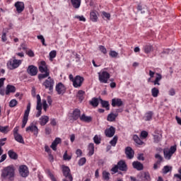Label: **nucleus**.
Returning <instances> with one entry per match:
<instances>
[{"label": "nucleus", "mask_w": 181, "mask_h": 181, "mask_svg": "<svg viewBox=\"0 0 181 181\" xmlns=\"http://www.w3.org/2000/svg\"><path fill=\"white\" fill-rule=\"evenodd\" d=\"M13 177H15V166H13V165H8L1 170V181H5L6 180V179L12 180Z\"/></svg>", "instance_id": "nucleus-1"}, {"label": "nucleus", "mask_w": 181, "mask_h": 181, "mask_svg": "<svg viewBox=\"0 0 181 181\" xmlns=\"http://www.w3.org/2000/svg\"><path fill=\"white\" fill-rule=\"evenodd\" d=\"M119 170L122 172H127L128 170V167L127 166V163L124 160H121L117 163V165H115L112 169L111 171L114 172V173H117Z\"/></svg>", "instance_id": "nucleus-2"}, {"label": "nucleus", "mask_w": 181, "mask_h": 181, "mask_svg": "<svg viewBox=\"0 0 181 181\" xmlns=\"http://www.w3.org/2000/svg\"><path fill=\"white\" fill-rule=\"evenodd\" d=\"M62 173L65 177L62 181H73V175H71L70 168L68 166L62 165Z\"/></svg>", "instance_id": "nucleus-3"}, {"label": "nucleus", "mask_w": 181, "mask_h": 181, "mask_svg": "<svg viewBox=\"0 0 181 181\" xmlns=\"http://www.w3.org/2000/svg\"><path fill=\"white\" fill-rule=\"evenodd\" d=\"M13 59H14L13 60L11 59L7 63V67L10 70H14V69H18V67H19V66H21V64H22V61L21 60L16 59V58L15 57H13Z\"/></svg>", "instance_id": "nucleus-4"}, {"label": "nucleus", "mask_w": 181, "mask_h": 181, "mask_svg": "<svg viewBox=\"0 0 181 181\" xmlns=\"http://www.w3.org/2000/svg\"><path fill=\"white\" fill-rule=\"evenodd\" d=\"M42 86H44L46 89H48L49 91H53V87H54V79L48 76V78L42 83Z\"/></svg>", "instance_id": "nucleus-5"}, {"label": "nucleus", "mask_w": 181, "mask_h": 181, "mask_svg": "<svg viewBox=\"0 0 181 181\" xmlns=\"http://www.w3.org/2000/svg\"><path fill=\"white\" fill-rule=\"evenodd\" d=\"M176 146H171L170 149L165 148L163 150L165 159H167L168 160H170V158H172L173 153L176 152Z\"/></svg>", "instance_id": "nucleus-6"}, {"label": "nucleus", "mask_w": 181, "mask_h": 181, "mask_svg": "<svg viewBox=\"0 0 181 181\" xmlns=\"http://www.w3.org/2000/svg\"><path fill=\"white\" fill-rule=\"evenodd\" d=\"M99 81L100 83H103L107 84L108 83V80L110 79V75L107 71H103L102 72L98 73Z\"/></svg>", "instance_id": "nucleus-7"}, {"label": "nucleus", "mask_w": 181, "mask_h": 181, "mask_svg": "<svg viewBox=\"0 0 181 181\" xmlns=\"http://www.w3.org/2000/svg\"><path fill=\"white\" fill-rule=\"evenodd\" d=\"M30 112V103H29L27 105V109L25 110L23 118V124L21 125V128H25L26 127V124H28V119H29V113Z\"/></svg>", "instance_id": "nucleus-8"}, {"label": "nucleus", "mask_w": 181, "mask_h": 181, "mask_svg": "<svg viewBox=\"0 0 181 181\" xmlns=\"http://www.w3.org/2000/svg\"><path fill=\"white\" fill-rule=\"evenodd\" d=\"M83 81H84V78L81 77L80 76H76L74 78V81L73 82V86L75 87V88H77L78 87H81V85L83 84Z\"/></svg>", "instance_id": "nucleus-9"}, {"label": "nucleus", "mask_w": 181, "mask_h": 181, "mask_svg": "<svg viewBox=\"0 0 181 181\" xmlns=\"http://www.w3.org/2000/svg\"><path fill=\"white\" fill-rule=\"evenodd\" d=\"M19 173L22 177H28L29 176V170L26 165H21L19 167Z\"/></svg>", "instance_id": "nucleus-10"}, {"label": "nucleus", "mask_w": 181, "mask_h": 181, "mask_svg": "<svg viewBox=\"0 0 181 181\" xmlns=\"http://www.w3.org/2000/svg\"><path fill=\"white\" fill-rule=\"evenodd\" d=\"M37 67L35 66L34 65L28 66L27 69V73H28V74L32 76H37Z\"/></svg>", "instance_id": "nucleus-11"}, {"label": "nucleus", "mask_w": 181, "mask_h": 181, "mask_svg": "<svg viewBox=\"0 0 181 181\" xmlns=\"http://www.w3.org/2000/svg\"><path fill=\"white\" fill-rule=\"evenodd\" d=\"M105 135L107 138H112L115 135V128L111 126L110 128L105 130Z\"/></svg>", "instance_id": "nucleus-12"}, {"label": "nucleus", "mask_w": 181, "mask_h": 181, "mask_svg": "<svg viewBox=\"0 0 181 181\" xmlns=\"http://www.w3.org/2000/svg\"><path fill=\"white\" fill-rule=\"evenodd\" d=\"M55 89L58 94H64L66 93V87L62 82L56 85Z\"/></svg>", "instance_id": "nucleus-13"}, {"label": "nucleus", "mask_w": 181, "mask_h": 181, "mask_svg": "<svg viewBox=\"0 0 181 181\" xmlns=\"http://www.w3.org/2000/svg\"><path fill=\"white\" fill-rule=\"evenodd\" d=\"M14 6L16 8L18 13H21L25 9V4L22 1L16 2Z\"/></svg>", "instance_id": "nucleus-14"}, {"label": "nucleus", "mask_w": 181, "mask_h": 181, "mask_svg": "<svg viewBox=\"0 0 181 181\" xmlns=\"http://www.w3.org/2000/svg\"><path fill=\"white\" fill-rule=\"evenodd\" d=\"M38 69H39V71H40V73L50 71L49 70V69L47 68V64H46V62H45V61H42L40 63Z\"/></svg>", "instance_id": "nucleus-15"}, {"label": "nucleus", "mask_w": 181, "mask_h": 181, "mask_svg": "<svg viewBox=\"0 0 181 181\" xmlns=\"http://www.w3.org/2000/svg\"><path fill=\"white\" fill-rule=\"evenodd\" d=\"M26 132H34V135H37L39 134V129H37V127L35 126L33 123H32L29 127H28L25 129Z\"/></svg>", "instance_id": "nucleus-16"}, {"label": "nucleus", "mask_w": 181, "mask_h": 181, "mask_svg": "<svg viewBox=\"0 0 181 181\" xmlns=\"http://www.w3.org/2000/svg\"><path fill=\"white\" fill-rule=\"evenodd\" d=\"M134 150L131 147H127L125 148V154L128 159H132L134 158Z\"/></svg>", "instance_id": "nucleus-17"}, {"label": "nucleus", "mask_w": 181, "mask_h": 181, "mask_svg": "<svg viewBox=\"0 0 181 181\" xmlns=\"http://www.w3.org/2000/svg\"><path fill=\"white\" fill-rule=\"evenodd\" d=\"M123 104L120 98H113L112 100V107H121Z\"/></svg>", "instance_id": "nucleus-18"}, {"label": "nucleus", "mask_w": 181, "mask_h": 181, "mask_svg": "<svg viewBox=\"0 0 181 181\" xmlns=\"http://www.w3.org/2000/svg\"><path fill=\"white\" fill-rule=\"evenodd\" d=\"M132 166L136 170H144V164L139 161H134L132 163Z\"/></svg>", "instance_id": "nucleus-19"}, {"label": "nucleus", "mask_w": 181, "mask_h": 181, "mask_svg": "<svg viewBox=\"0 0 181 181\" xmlns=\"http://www.w3.org/2000/svg\"><path fill=\"white\" fill-rule=\"evenodd\" d=\"M138 177H143L141 180H137V181H150L151 176L149 175V173H144L140 175H138Z\"/></svg>", "instance_id": "nucleus-20"}, {"label": "nucleus", "mask_w": 181, "mask_h": 181, "mask_svg": "<svg viewBox=\"0 0 181 181\" xmlns=\"http://www.w3.org/2000/svg\"><path fill=\"white\" fill-rule=\"evenodd\" d=\"M81 112L80 111V110L75 109L72 113V118L76 121L80 117H81Z\"/></svg>", "instance_id": "nucleus-21"}, {"label": "nucleus", "mask_w": 181, "mask_h": 181, "mask_svg": "<svg viewBox=\"0 0 181 181\" xmlns=\"http://www.w3.org/2000/svg\"><path fill=\"white\" fill-rule=\"evenodd\" d=\"M16 91V88L12 85H7L6 88V95H8L10 93H15Z\"/></svg>", "instance_id": "nucleus-22"}, {"label": "nucleus", "mask_w": 181, "mask_h": 181, "mask_svg": "<svg viewBox=\"0 0 181 181\" xmlns=\"http://www.w3.org/2000/svg\"><path fill=\"white\" fill-rule=\"evenodd\" d=\"M144 51L148 54L153 51V46L151 45V44H147L144 46Z\"/></svg>", "instance_id": "nucleus-23"}, {"label": "nucleus", "mask_w": 181, "mask_h": 181, "mask_svg": "<svg viewBox=\"0 0 181 181\" xmlns=\"http://www.w3.org/2000/svg\"><path fill=\"white\" fill-rule=\"evenodd\" d=\"M80 119L83 122H91V121H93V117H91L90 116H86L85 114H83L80 117Z\"/></svg>", "instance_id": "nucleus-24"}, {"label": "nucleus", "mask_w": 181, "mask_h": 181, "mask_svg": "<svg viewBox=\"0 0 181 181\" xmlns=\"http://www.w3.org/2000/svg\"><path fill=\"white\" fill-rule=\"evenodd\" d=\"M47 122H49V116L44 115L40 118V124L42 127L45 126Z\"/></svg>", "instance_id": "nucleus-25"}, {"label": "nucleus", "mask_w": 181, "mask_h": 181, "mask_svg": "<svg viewBox=\"0 0 181 181\" xmlns=\"http://www.w3.org/2000/svg\"><path fill=\"white\" fill-rule=\"evenodd\" d=\"M8 155L11 159H13V160H16L18 159V153H16L13 150H9L8 151Z\"/></svg>", "instance_id": "nucleus-26"}, {"label": "nucleus", "mask_w": 181, "mask_h": 181, "mask_svg": "<svg viewBox=\"0 0 181 181\" xmlns=\"http://www.w3.org/2000/svg\"><path fill=\"white\" fill-rule=\"evenodd\" d=\"M99 100L100 101V104L103 108H105L107 111L110 110V103L108 101L103 100L101 98H100Z\"/></svg>", "instance_id": "nucleus-27"}, {"label": "nucleus", "mask_w": 181, "mask_h": 181, "mask_svg": "<svg viewBox=\"0 0 181 181\" xmlns=\"http://www.w3.org/2000/svg\"><path fill=\"white\" fill-rule=\"evenodd\" d=\"M117 117H118V114L110 113L107 115V119L110 122H114V121H115Z\"/></svg>", "instance_id": "nucleus-28"}, {"label": "nucleus", "mask_w": 181, "mask_h": 181, "mask_svg": "<svg viewBox=\"0 0 181 181\" xmlns=\"http://www.w3.org/2000/svg\"><path fill=\"white\" fill-rule=\"evenodd\" d=\"M71 2L75 9H78L81 5V0H71Z\"/></svg>", "instance_id": "nucleus-29"}, {"label": "nucleus", "mask_w": 181, "mask_h": 181, "mask_svg": "<svg viewBox=\"0 0 181 181\" xmlns=\"http://www.w3.org/2000/svg\"><path fill=\"white\" fill-rule=\"evenodd\" d=\"M156 75L157 76L155 81H152V83H153L154 86H160V83H159V81L162 80V75L160 74H156Z\"/></svg>", "instance_id": "nucleus-30"}, {"label": "nucleus", "mask_w": 181, "mask_h": 181, "mask_svg": "<svg viewBox=\"0 0 181 181\" xmlns=\"http://www.w3.org/2000/svg\"><path fill=\"white\" fill-rule=\"evenodd\" d=\"M14 139L17 141V142H19L20 144H25V141H23V137L21 134H16L14 136Z\"/></svg>", "instance_id": "nucleus-31"}, {"label": "nucleus", "mask_w": 181, "mask_h": 181, "mask_svg": "<svg viewBox=\"0 0 181 181\" xmlns=\"http://www.w3.org/2000/svg\"><path fill=\"white\" fill-rule=\"evenodd\" d=\"M45 74H40L38 75L39 80H43V78H46L50 76V71L44 72Z\"/></svg>", "instance_id": "nucleus-32"}, {"label": "nucleus", "mask_w": 181, "mask_h": 181, "mask_svg": "<svg viewBox=\"0 0 181 181\" xmlns=\"http://www.w3.org/2000/svg\"><path fill=\"white\" fill-rule=\"evenodd\" d=\"M162 171L163 175H166L167 173H169V172H172V166L165 165L163 167Z\"/></svg>", "instance_id": "nucleus-33"}, {"label": "nucleus", "mask_w": 181, "mask_h": 181, "mask_svg": "<svg viewBox=\"0 0 181 181\" xmlns=\"http://www.w3.org/2000/svg\"><path fill=\"white\" fill-rule=\"evenodd\" d=\"M153 116V112L150 111V112L146 113V116L144 117V120L145 121H151L152 119Z\"/></svg>", "instance_id": "nucleus-34"}, {"label": "nucleus", "mask_w": 181, "mask_h": 181, "mask_svg": "<svg viewBox=\"0 0 181 181\" xmlns=\"http://www.w3.org/2000/svg\"><path fill=\"white\" fill-rule=\"evenodd\" d=\"M98 19V17H97V13H95V11H91L90 21H92V22H97Z\"/></svg>", "instance_id": "nucleus-35"}, {"label": "nucleus", "mask_w": 181, "mask_h": 181, "mask_svg": "<svg viewBox=\"0 0 181 181\" xmlns=\"http://www.w3.org/2000/svg\"><path fill=\"white\" fill-rule=\"evenodd\" d=\"M90 105H93V107H98V98H93L92 100L90 101Z\"/></svg>", "instance_id": "nucleus-36"}, {"label": "nucleus", "mask_w": 181, "mask_h": 181, "mask_svg": "<svg viewBox=\"0 0 181 181\" xmlns=\"http://www.w3.org/2000/svg\"><path fill=\"white\" fill-rule=\"evenodd\" d=\"M89 156L94 155V144L90 143L88 145Z\"/></svg>", "instance_id": "nucleus-37"}, {"label": "nucleus", "mask_w": 181, "mask_h": 181, "mask_svg": "<svg viewBox=\"0 0 181 181\" xmlns=\"http://www.w3.org/2000/svg\"><path fill=\"white\" fill-rule=\"evenodd\" d=\"M133 139H134V142H136V144H137V145H143L144 144V141H142L141 140V139H139V137L137 135H134L133 136Z\"/></svg>", "instance_id": "nucleus-38"}, {"label": "nucleus", "mask_w": 181, "mask_h": 181, "mask_svg": "<svg viewBox=\"0 0 181 181\" xmlns=\"http://www.w3.org/2000/svg\"><path fill=\"white\" fill-rule=\"evenodd\" d=\"M0 132H2V134H8V132H9V126H0Z\"/></svg>", "instance_id": "nucleus-39"}, {"label": "nucleus", "mask_w": 181, "mask_h": 181, "mask_svg": "<svg viewBox=\"0 0 181 181\" xmlns=\"http://www.w3.org/2000/svg\"><path fill=\"white\" fill-rule=\"evenodd\" d=\"M153 139H154L155 144H159V142H160V140L162 139V134L154 135Z\"/></svg>", "instance_id": "nucleus-40"}, {"label": "nucleus", "mask_w": 181, "mask_h": 181, "mask_svg": "<svg viewBox=\"0 0 181 181\" xmlns=\"http://www.w3.org/2000/svg\"><path fill=\"white\" fill-rule=\"evenodd\" d=\"M138 11H141V13H145L148 8H146V6H143L142 5L139 4L137 7Z\"/></svg>", "instance_id": "nucleus-41"}, {"label": "nucleus", "mask_w": 181, "mask_h": 181, "mask_svg": "<svg viewBox=\"0 0 181 181\" xmlns=\"http://www.w3.org/2000/svg\"><path fill=\"white\" fill-rule=\"evenodd\" d=\"M117 142H118V136H115L113 139L110 141V144L112 145V146H115L117 145Z\"/></svg>", "instance_id": "nucleus-42"}, {"label": "nucleus", "mask_w": 181, "mask_h": 181, "mask_svg": "<svg viewBox=\"0 0 181 181\" xmlns=\"http://www.w3.org/2000/svg\"><path fill=\"white\" fill-rule=\"evenodd\" d=\"M84 91L83 90H78V94H77V97L78 98V100H80L81 101H83V100H84Z\"/></svg>", "instance_id": "nucleus-43"}, {"label": "nucleus", "mask_w": 181, "mask_h": 181, "mask_svg": "<svg viewBox=\"0 0 181 181\" xmlns=\"http://www.w3.org/2000/svg\"><path fill=\"white\" fill-rule=\"evenodd\" d=\"M110 173L107 172V171H103V179H104V180H110Z\"/></svg>", "instance_id": "nucleus-44"}, {"label": "nucleus", "mask_w": 181, "mask_h": 181, "mask_svg": "<svg viewBox=\"0 0 181 181\" xmlns=\"http://www.w3.org/2000/svg\"><path fill=\"white\" fill-rule=\"evenodd\" d=\"M151 94L153 97H158V94H159V90L156 88H153L151 89Z\"/></svg>", "instance_id": "nucleus-45"}, {"label": "nucleus", "mask_w": 181, "mask_h": 181, "mask_svg": "<svg viewBox=\"0 0 181 181\" xmlns=\"http://www.w3.org/2000/svg\"><path fill=\"white\" fill-rule=\"evenodd\" d=\"M102 15H103V19H104V18H106V19H107V21H110V19L111 18V14H110V13L103 11Z\"/></svg>", "instance_id": "nucleus-46"}, {"label": "nucleus", "mask_w": 181, "mask_h": 181, "mask_svg": "<svg viewBox=\"0 0 181 181\" xmlns=\"http://www.w3.org/2000/svg\"><path fill=\"white\" fill-rule=\"evenodd\" d=\"M155 158L156 159H158V160L156 161L157 163H162L163 160V157H162L160 154H156Z\"/></svg>", "instance_id": "nucleus-47"}, {"label": "nucleus", "mask_w": 181, "mask_h": 181, "mask_svg": "<svg viewBox=\"0 0 181 181\" xmlns=\"http://www.w3.org/2000/svg\"><path fill=\"white\" fill-rule=\"evenodd\" d=\"M17 105L18 101H16V100L15 99L11 100L9 103V107H11V108H13V107H16Z\"/></svg>", "instance_id": "nucleus-48"}, {"label": "nucleus", "mask_w": 181, "mask_h": 181, "mask_svg": "<svg viewBox=\"0 0 181 181\" xmlns=\"http://www.w3.org/2000/svg\"><path fill=\"white\" fill-rule=\"evenodd\" d=\"M93 141L95 144H96L97 145H98L99 144H101V139H100V137L98 136V135H95L94 136Z\"/></svg>", "instance_id": "nucleus-49"}, {"label": "nucleus", "mask_w": 181, "mask_h": 181, "mask_svg": "<svg viewBox=\"0 0 181 181\" xmlns=\"http://www.w3.org/2000/svg\"><path fill=\"white\" fill-rule=\"evenodd\" d=\"M99 50L103 53V54H107V48L103 45L99 46Z\"/></svg>", "instance_id": "nucleus-50"}, {"label": "nucleus", "mask_w": 181, "mask_h": 181, "mask_svg": "<svg viewBox=\"0 0 181 181\" xmlns=\"http://www.w3.org/2000/svg\"><path fill=\"white\" fill-rule=\"evenodd\" d=\"M37 37L39 40H41L43 46H47L46 43L45 42V37H43V35H37Z\"/></svg>", "instance_id": "nucleus-51"}, {"label": "nucleus", "mask_w": 181, "mask_h": 181, "mask_svg": "<svg viewBox=\"0 0 181 181\" xmlns=\"http://www.w3.org/2000/svg\"><path fill=\"white\" fill-rule=\"evenodd\" d=\"M110 57H118V52L115 51H110L109 53Z\"/></svg>", "instance_id": "nucleus-52"}, {"label": "nucleus", "mask_w": 181, "mask_h": 181, "mask_svg": "<svg viewBox=\"0 0 181 181\" xmlns=\"http://www.w3.org/2000/svg\"><path fill=\"white\" fill-rule=\"evenodd\" d=\"M56 57V51L53 50L49 52V59L52 60V59H54Z\"/></svg>", "instance_id": "nucleus-53"}, {"label": "nucleus", "mask_w": 181, "mask_h": 181, "mask_svg": "<svg viewBox=\"0 0 181 181\" xmlns=\"http://www.w3.org/2000/svg\"><path fill=\"white\" fill-rule=\"evenodd\" d=\"M86 162V158H82L78 160L79 166H83Z\"/></svg>", "instance_id": "nucleus-54"}, {"label": "nucleus", "mask_w": 181, "mask_h": 181, "mask_svg": "<svg viewBox=\"0 0 181 181\" xmlns=\"http://www.w3.org/2000/svg\"><path fill=\"white\" fill-rule=\"evenodd\" d=\"M42 107L44 111L47 112V102H46V100H42Z\"/></svg>", "instance_id": "nucleus-55"}, {"label": "nucleus", "mask_w": 181, "mask_h": 181, "mask_svg": "<svg viewBox=\"0 0 181 181\" xmlns=\"http://www.w3.org/2000/svg\"><path fill=\"white\" fill-rule=\"evenodd\" d=\"M170 53V49H165L164 50L161 54L160 56L161 57H165V54L168 55Z\"/></svg>", "instance_id": "nucleus-56"}, {"label": "nucleus", "mask_w": 181, "mask_h": 181, "mask_svg": "<svg viewBox=\"0 0 181 181\" xmlns=\"http://www.w3.org/2000/svg\"><path fill=\"white\" fill-rule=\"evenodd\" d=\"M6 140H7L6 138H4V139H0V148H2V146H4V145H5L6 142Z\"/></svg>", "instance_id": "nucleus-57"}, {"label": "nucleus", "mask_w": 181, "mask_h": 181, "mask_svg": "<svg viewBox=\"0 0 181 181\" xmlns=\"http://www.w3.org/2000/svg\"><path fill=\"white\" fill-rule=\"evenodd\" d=\"M70 159H71V157L67 155V151H66L64 154V160H70Z\"/></svg>", "instance_id": "nucleus-58"}, {"label": "nucleus", "mask_w": 181, "mask_h": 181, "mask_svg": "<svg viewBox=\"0 0 181 181\" xmlns=\"http://www.w3.org/2000/svg\"><path fill=\"white\" fill-rule=\"evenodd\" d=\"M45 134L46 135H50V134H52V128L47 127L45 128Z\"/></svg>", "instance_id": "nucleus-59"}, {"label": "nucleus", "mask_w": 181, "mask_h": 181, "mask_svg": "<svg viewBox=\"0 0 181 181\" xmlns=\"http://www.w3.org/2000/svg\"><path fill=\"white\" fill-rule=\"evenodd\" d=\"M76 19H79V21H82V22H86V18H84V16H75Z\"/></svg>", "instance_id": "nucleus-60"}, {"label": "nucleus", "mask_w": 181, "mask_h": 181, "mask_svg": "<svg viewBox=\"0 0 181 181\" xmlns=\"http://www.w3.org/2000/svg\"><path fill=\"white\" fill-rule=\"evenodd\" d=\"M51 148L53 151H57V145L54 141H53L51 144Z\"/></svg>", "instance_id": "nucleus-61"}, {"label": "nucleus", "mask_w": 181, "mask_h": 181, "mask_svg": "<svg viewBox=\"0 0 181 181\" xmlns=\"http://www.w3.org/2000/svg\"><path fill=\"white\" fill-rule=\"evenodd\" d=\"M141 136L142 138H146V136H148V132H146V131L141 132Z\"/></svg>", "instance_id": "nucleus-62"}, {"label": "nucleus", "mask_w": 181, "mask_h": 181, "mask_svg": "<svg viewBox=\"0 0 181 181\" xmlns=\"http://www.w3.org/2000/svg\"><path fill=\"white\" fill-rule=\"evenodd\" d=\"M168 93L170 95H175V94H176V91L175 90L174 88L170 89Z\"/></svg>", "instance_id": "nucleus-63"}, {"label": "nucleus", "mask_w": 181, "mask_h": 181, "mask_svg": "<svg viewBox=\"0 0 181 181\" xmlns=\"http://www.w3.org/2000/svg\"><path fill=\"white\" fill-rule=\"evenodd\" d=\"M49 176L51 180L57 181V180H56V177H54V175L52 173H49Z\"/></svg>", "instance_id": "nucleus-64"}]
</instances>
